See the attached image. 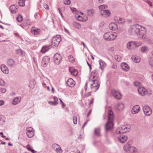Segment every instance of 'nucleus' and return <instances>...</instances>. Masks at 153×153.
I'll return each mask as SVG.
<instances>
[{
  "label": "nucleus",
  "mask_w": 153,
  "mask_h": 153,
  "mask_svg": "<svg viewBox=\"0 0 153 153\" xmlns=\"http://www.w3.org/2000/svg\"><path fill=\"white\" fill-rule=\"evenodd\" d=\"M146 28L138 25H135L131 26L128 29L129 33L132 35H137L140 39H144L146 37Z\"/></svg>",
  "instance_id": "f257e3e1"
},
{
  "label": "nucleus",
  "mask_w": 153,
  "mask_h": 153,
  "mask_svg": "<svg viewBox=\"0 0 153 153\" xmlns=\"http://www.w3.org/2000/svg\"><path fill=\"white\" fill-rule=\"evenodd\" d=\"M114 118L113 113L112 111L109 110L108 111V121L105 125V129L107 132L111 130L113 128L114 124L113 121Z\"/></svg>",
  "instance_id": "f03ea898"
},
{
  "label": "nucleus",
  "mask_w": 153,
  "mask_h": 153,
  "mask_svg": "<svg viewBox=\"0 0 153 153\" xmlns=\"http://www.w3.org/2000/svg\"><path fill=\"white\" fill-rule=\"evenodd\" d=\"M88 83L90 84L91 88H94L95 91L97 90L100 86V82L99 79L94 76L92 78L89 79Z\"/></svg>",
  "instance_id": "7ed1b4c3"
},
{
  "label": "nucleus",
  "mask_w": 153,
  "mask_h": 153,
  "mask_svg": "<svg viewBox=\"0 0 153 153\" xmlns=\"http://www.w3.org/2000/svg\"><path fill=\"white\" fill-rule=\"evenodd\" d=\"M130 126L129 125H122L118 127L116 130L117 134H121L129 131L130 130Z\"/></svg>",
  "instance_id": "20e7f679"
},
{
  "label": "nucleus",
  "mask_w": 153,
  "mask_h": 153,
  "mask_svg": "<svg viewBox=\"0 0 153 153\" xmlns=\"http://www.w3.org/2000/svg\"><path fill=\"white\" fill-rule=\"evenodd\" d=\"M61 40V38L59 35H57L53 37L51 42V47L54 48L57 47Z\"/></svg>",
  "instance_id": "39448f33"
},
{
  "label": "nucleus",
  "mask_w": 153,
  "mask_h": 153,
  "mask_svg": "<svg viewBox=\"0 0 153 153\" xmlns=\"http://www.w3.org/2000/svg\"><path fill=\"white\" fill-rule=\"evenodd\" d=\"M111 92L113 96L117 99L120 100L122 98V94L119 91L113 89L111 90Z\"/></svg>",
  "instance_id": "423d86ee"
},
{
  "label": "nucleus",
  "mask_w": 153,
  "mask_h": 153,
  "mask_svg": "<svg viewBox=\"0 0 153 153\" xmlns=\"http://www.w3.org/2000/svg\"><path fill=\"white\" fill-rule=\"evenodd\" d=\"M53 59L54 63L56 64L59 65L62 61V57L59 54H55L53 56Z\"/></svg>",
  "instance_id": "0eeeda50"
},
{
  "label": "nucleus",
  "mask_w": 153,
  "mask_h": 153,
  "mask_svg": "<svg viewBox=\"0 0 153 153\" xmlns=\"http://www.w3.org/2000/svg\"><path fill=\"white\" fill-rule=\"evenodd\" d=\"M143 110L144 114L146 116H149L152 113L151 108L148 106L144 105L143 107Z\"/></svg>",
  "instance_id": "6e6552de"
},
{
  "label": "nucleus",
  "mask_w": 153,
  "mask_h": 153,
  "mask_svg": "<svg viewBox=\"0 0 153 153\" xmlns=\"http://www.w3.org/2000/svg\"><path fill=\"white\" fill-rule=\"evenodd\" d=\"M27 135L29 138L32 137L34 134L33 129L31 127H29L27 128Z\"/></svg>",
  "instance_id": "1a4fd4ad"
},
{
  "label": "nucleus",
  "mask_w": 153,
  "mask_h": 153,
  "mask_svg": "<svg viewBox=\"0 0 153 153\" xmlns=\"http://www.w3.org/2000/svg\"><path fill=\"white\" fill-rule=\"evenodd\" d=\"M50 58L48 56L44 57L42 61V64L43 67H45L50 62Z\"/></svg>",
  "instance_id": "9d476101"
},
{
  "label": "nucleus",
  "mask_w": 153,
  "mask_h": 153,
  "mask_svg": "<svg viewBox=\"0 0 153 153\" xmlns=\"http://www.w3.org/2000/svg\"><path fill=\"white\" fill-rule=\"evenodd\" d=\"M101 15L104 18L109 17L111 15V12L108 10H102L100 13Z\"/></svg>",
  "instance_id": "9b49d317"
},
{
  "label": "nucleus",
  "mask_w": 153,
  "mask_h": 153,
  "mask_svg": "<svg viewBox=\"0 0 153 153\" xmlns=\"http://www.w3.org/2000/svg\"><path fill=\"white\" fill-rule=\"evenodd\" d=\"M137 90L139 93L141 95L144 96L147 94V91L145 88L142 87H139Z\"/></svg>",
  "instance_id": "f8f14e48"
},
{
  "label": "nucleus",
  "mask_w": 153,
  "mask_h": 153,
  "mask_svg": "<svg viewBox=\"0 0 153 153\" xmlns=\"http://www.w3.org/2000/svg\"><path fill=\"white\" fill-rule=\"evenodd\" d=\"M140 110V106L138 105H136L133 107L131 110V112L133 114H135L138 113Z\"/></svg>",
  "instance_id": "ddd939ff"
},
{
  "label": "nucleus",
  "mask_w": 153,
  "mask_h": 153,
  "mask_svg": "<svg viewBox=\"0 0 153 153\" xmlns=\"http://www.w3.org/2000/svg\"><path fill=\"white\" fill-rule=\"evenodd\" d=\"M67 85L70 87H73L75 85V81L72 78L68 79L66 82Z\"/></svg>",
  "instance_id": "4468645a"
},
{
  "label": "nucleus",
  "mask_w": 153,
  "mask_h": 153,
  "mask_svg": "<svg viewBox=\"0 0 153 153\" xmlns=\"http://www.w3.org/2000/svg\"><path fill=\"white\" fill-rule=\"evenodd\" d=\"M31 32L32 34L36 35L40 34L41 33L40 29L38 28H34L33 27L31 28Z\"/></svg>",
  "instance_id": "2eb2a0df"
},
{
  "label": "nucleus",
  "mask_w": 153,
  "mask_h": 153,
  "mask_svg": "<svg viewBox=\"0 0 153 153\" xmlns=\"http://www.w3.org/2000/svg\"><path fill=\"white\" fill-rule=\"evenodd\" d=\"M127 139L126 136L122 135L118 137V140L122 143H124Z\"/></svg>",
  "instance_id": "dca6fc26"
},
{
  "label": "nucleus",
  "mask_w": 153,
  "mask_h": 153,
  "mask_svg": "<svg viewBox=\"0 0 153 153\" xmlns=\"http://www.w3.org/2000/svg\"><path fill=\"white\" fill-rule=\"evenodd\" d=\"M1 69L2 71L4 74H7L9 73V70L6 65L2 64L1 66Z\"/></svg>",
  "instance_id": "f3484780"
},
{
  "label": "nucleus",
  "mask_w": 153,
  "mask_h": 153,
  "mask_svg": "<svg viewBox=\"0 0 153 153\" xmlns=\"http://www.w3.org/2000/svg\"><path fill=\"white\" fill-rule=\"evenodd\" d=\"M8 65L10 67H13L16 65L15 61L13 59H9L7 61Z\"/></svg>",
  "instance_id": "a211bd4d"
},
{
  "label": "nucleus",
  "mask_w": 153,
  "mask_h": 153,
  "mask_svg": "<svg viewBox=\"0 0 153 153\" xmlns=\"http://www.w3.org/2000/svg\"><path fill=\"white\" fill-rule=\"evenodd\" d=\"M53 147H56V149L55 150V151L57 153H62V151L61 149V148L59 145L54 144H53L52 146Z\"/></svg>",
  "instance_id": "6ab92c4d"
},
{
  "label": "nucleus",
  "mask_w": 153,
  "mask_h": 153,
  "mask_svg": "<svg viewBox=\"0 0 153 153\" xmlns=\"http://www.w3.org/2000/svg\"><path fill=\"white\" fill-rule=\"evenodd\" d=\"M121 66L122 69L126 71L129 70V67L128 65L125 62L121 64Z\"/></svg>",
  "instance_id": "aec40b11"
},
{
  "label": "nucleus",
  "mask_w": 153,
  "mask_h": 153,
  "mask_svg": "<svg viewBox=\"0 0 153 153\" xmlns=\"http://www.w3.org/2000/svg\"><path fill=\"white\" fill-rule=\"evenodd\" d=\"M69 70L71 74L74 76H76L78 74V72L77 70L72 67H69Z\"/></svg>",
  "instance_id": "412c9836"
},
{
  "label": "nucleus",
  "mask_w": 153,
  "mask_h": 153,
  "mask_svg": "<svg viewBox=\"0 0 153 153\" xmlns=\"http://www.w3.org/2000/svg\"><path fill=\"white\" fill-rule=\"evenodd\" d=\"M109 27L111 30H114L117 29L118 26L114 23L112 22L109 24Z\"/></svg>",
  "instance_id": "4be33fe9"
},
{
  "label": "nucleus",
  "mask_w": 153,
  "mask_h": 153,
  "mask_svg": "<svg viewBox=\"0 0 153 153\" xmlns=\"http://www.w3.org/2000/svg\"><path fill=\"white\" fill-rule=\"evenodd\" d=\"M18 6L15 5H11L10 7V9L13 13H15L16 12Z\"/></svg>",
  "instance_id": "5701e85b"
},
{
  "label": "nucleus",
  "mask_w": 153,
  "mask_h": 153,
  "mask_svg": "<svg viewBox=\"0 0 153 153\" xmlns=\"http://www.w3.org/2000/svg\"><path fill=\"white\" fill-rule=\"evenodd\" d=\"M111 32H107L104 34L103 37L105 40L107 41L110 40Z\"/></svg>",
  "instance_id": "b1692460"
},
{
  "label": "nucleus",
  "mask_w": 153,
  "mask_h": 153,
  "mask_svg": "<svg viewBox=\"0 0 153 153\" xmlns=\"http://www.w3.org/2000/svg\"><path fill=\"white\" fill-rule=\"evenodd\" d=\"M126 47L128 49H134L133 43V41H130L128 42L127 44Z\"/></svg>",
  "instance_id": "393cba45"
},
{
  "label": "nucleus",
  "mask_w": 153,
  "mask_h": 153,
  "mask_svg": "<svg viewBox=\"0 0 153 153\" xmlns=\"http://www.w3.org/2000/svg\"><path fill=\"white\" fill-rule=\"evenodd\" d=\"M114 19L115 22H117L119 24H122L125 22L124 19L119 17L118 18L117 17H114Z\"/></svg>",
  "instance_id": "a878e982"
},
{
  "label": "nucleus",
  "mask_w": 153,
  "mask_h": 153,
  "mask_svg": "<svg viewBox=\"0 0 153 153\" xmlns=\"http://www.w3.org/2000/svg\"><path fill=\"white\" fill-rule=\"evenodd\" d=\"M21 97H16L15 98L13 101V104L14 105H16L20 102L21 101Z\"/></svg>",
  "instance_id": "bb28decb"
},
{
  "label": "nucleus",
  "mask_w": 153,
  "mask_h": 153,
  "mask_svg": "<svg viewBox=\"0 0 153 153\" xmlns=\"http://www.w3.org/2000/svg\"><path fill=\"white\" fill-rule=\"evenodd\" d=\"M50 45L45 46L42 47L41 50V52L43 53H44L50 49Z\"/></svg>",
  "instance_id": "cd10ccee"
},
{
  "label": "nucleus",
  "mask_w": 153,
  "mask_h": 153,
  "mask_svg": "<svg viewBox=\"0 0 153 153\" xmlns=\"http://www.w3.org/2000/svg\"><path fill=\"white\" fill-rule=\"evenodd\" d=\"M133 43L134 46V49L136 47L140 46L142 44V42H137V41H133Z\"/></svg>",
  "instance_id": "c85d7f7f"
},
{
  "label": "nucleus",
  "mask_w": 153,
  "mask_h": 153,
  "mask_svg": "<svg viewBox=\"0 0 153 153\" xmlns=\"http://www.w3.org/2000/svg\"><path fill=\"white\" fill-rule=\"evenodd\" d=\"M94 134L97 136H101L100 129L99 128H96L94 131Z\"/></svg>",
  "instance_id": "c756f323"
},
{
  "label": "nucleus",
  "mask_w": 153,
  "mask_h": 153,
  "mask_svg": "<svg viewBox=\"0 0 153 153\" xmlns=\"http://www.w3.org/2000/svg\"><path fill=\"white\" fill-rule=\"evenodd\" d=\"M124 105L122 103H119L117 106V109L119 110H122L124 108Z\"/></svg>",
  "instance_id": "7c9ffc66"
},
{
  "label": "nucleus",
  "mask_w": 153,
  "mask_h": 153,
  "mask_svg": "<svg viewBox=\"0 0 153 153\" xmlns=\"http://www.w3.org/2000/svg\"><path fill=\"white\" fill-rule=\"evenodd\" d=\"M111 35L110 36V40H113L115 39L117 36L116 33H113L112 32H111Z\"/></svg>",
  "instance_id": "2f4dec72"
},
{
  "label": "nucleus",
  "mask_w": 153,
  "mask_h": 153,
  "mask_svg": "<svg viewBox=\"0 0 153 153\" xmlns=\"http://www.w3.org/2000/svg\"><path fill=\"white\" fill-rule=\"evenodd\" d=\"M94 13V10L93 9H90L87 10V15L89 16H92Z\"/></svg>",
  "instance_id": "473e14b6"
},
{
  "label": "nucleus",
  "mask_w": 153,
  "mask_h": 153,
  "mask_svg": "<svg viewBox=\"0 0 153 153\" xmlns=\"http://www.w3.org/2000/svg\"><path fill=\"white\" fill-rule=\"evenodd\" d=\"M131 145L128 144H126L124 146V150L126 152L127 151H129V149L130 148Z\"/></svg>",
  "instance_id": "72a5a7b5"
},
{
  "label": "nucleus",
  "mask_w": 153,
  "mask_h": 153,
  "mask_svg": "<svg viewBox=\"0 0 153 153\" xmlns=\"http://www.w3.org/2000/svg\"><path fill=\"white\" fill-rule=\"evenodd\" d=\"M16 53L20 55H23L24 52L20 49H18L16 50Z\"/></svg>",
  "instance_id": "f704fd0d"
},
{
  "label": "nucleus",
  "mask_w": 153,
  "mask_h": 153,
  "mask_svg": "<svg viewBox=\"0 0 153 153\" xmlns=\"http://www.w3.org/2000/svg\"><path fill=\"white\" fill-rule=\"evenodd\" d=\"M131 58L132 60L136 63L139 62L140 60L139 58H137L135 56H132Z\"/></svg>",
  "instance_id": "c9c22d12"
},
{
  "label": "nucleus",
  "mask_w": 153,
  "mask_h": 153,
  "mask_svg": "<svg viewBox=\"0 0 153 153\" xmlns=\"http://www.w3.org/2000/svg\"><path fill=\"white\" fill-rule=\"evenodd\" d=\"M107 8V7L104 4L102 5L99 6V8L100 10V12L102 10H104V9Z\"/></svg>",
  "instance_id": "e433bc0d"
},
{
  "label": "nucleus",
  "mask_w": 153,
  "mask_h": 153,
  "mask_svg": "<svg viewBox=\"0 0 153 153\" xmlns=\"http://www.w3.org/2000/svg\"><path fill=\"white\" fill-rule=\"evenodd\" d=\"M25 0H19V6L23 7L25 5Z\"/></svg>",
  "instance_id": "4c0bfd02"
},
{
  "label": "nucleus",
  "mask_w": 153,
  "mask_h": 153,
  "mask_svg": "<svg viewBox=\"0 0 153 153\" xmlns=\"http://www.w3.org/2000/svg\"><path fill=\"white\" fill-rule=\"evenodd\" d=\"M130 152H137V149L134 147L131 146L130 148L129 149V151Z\"/></svg>",
  "instance_id": "58836bf2"
},
{
  "label": "nucleus",
  "mask_w": 153,
  "mask_h": 153,
  "mask_svg": "<svg viewBox=\"0 0 153 153\" xmlns=\"http://www.w3.org/2000/svg\"><path fill=\"white\" fill-rule=\"evenodd\" d=\"M148 48L146 46L143 47L141 48V52L143 53L147 51H148Z\"/></svg>",
  "instance_id": "ea45409f"
},
{
  "label": "nucleus",
  "mask_w": 153,
  "mask_h": 153,
  "mask_svg": "<svg viewBox=\"0 0 153 153\" xmlns=\"http://www.w3.org/2000/svg\"><path fill=\"white\" fill-rule=\"evenodd\" d=\"M99 62L100 65V68L102 70H103V66L104 65L103 61L101 60H99Z\"/></svg>",
  "instance_id": "a19ab883"
},
{
  "label": "nucleus",
  "mask_w": 153,
  "mask_h": 153,
  "mask_svg": "<svg viewBox=\"0 0 153 153\" xmlns=\"http://www.w3.org/2000/svg\"><path fill=\"white\" fill-rule=\"evenodd\" d=\"M73 25L74 27L76 28L79 29L81 27V25L79 23L75 22L74 23Z\"/></svg>",
  "instance_id": "79ce46f5"
},
{
  "label": "nucleus",
  "mask_w": 153,
  "mask_h": 153,
  "mask_svg": "<svg viewBox=\"0 0 153 153\" xmlns=\"http://www.w3.org/2000/svg\"><path fill=\"white\" fill-rule=\"evenodd\" d=\"M48 103L52 105H57L58 104V102L57 101H49L48 102Z\"/></svg>",
  "instance_id": "37998d69"
},
{
  "label": "nucleus",
  "mask_w": 153,
  "mask_h": 153,
  "mask_svg": "<svg viewBox=\"0 0 153 153\" xmlns=\"http://www.w3.org/2000/svg\"><path fill=\"white\" fill-rule=\"evenodd\" d=\"M16 19L19 22H20L23 20V17L21 15H19L17 17Z\"/></svg>",
  "instance_id": "c03bdc74"
},
{
  "label": "nucleus",
  "mask_w": 153,
  "mask_h": 153,
  "mask_svg": "<svg viewBox=\"0 0 153 153\" xmlns=\"http://www.w3.org/2000/svg\"><path fill=\"white\" fill-rule=\"evenodd\" d=\"M69 60L72 62H74L75 60L73 56L71 55H69L68 57Z\"/></svg>",
  "instance_id": "a18cd8bd"
},
{
  "label": "nucleus",
  "mask_w": 153,
  "mask_h": 153,
  "mask_svg": "<svg viewBox=\"0 0 153 153\" xmlns=\"http://www.w3.org/2000/svg\"><path fill=\"white\" fill-rule=\"evenodd\" d=\"M149 62L150 65L153 66V57L150 58L149 59Z\"/></svg>",
  "instance_id": "49530a36"
},
{
  "label": "nucleus",
  "mask_w": 153,
  "mask_h": 153,
  "mask_svg": "<svg viewBox=\"0 0 153 153\" xmlns=\"http://www.w3.org/2000/svg\"><path fill=\"white\" fill-rule=\"evenodd\" d=\"M114 58L118 62H120L121 60V57L120 56L116 55L114 56Z\"/></svg>",
  "instance_id": "de8ad7c7"
},
{
  "label": "nucleus",
  "mask_w": 153,
  "mask_h": 153,
  "mask_svg": "<svg viewBox=\"0 0 153 153\" xmlns=\"http://www.w3.org/2000/svg\"><path fill=\"white\" fill-rule=\"evenodd\" d=\"M91 92H89L87 93H86L85 94L84 97H87L91 96Z\"/></svg>",
  "instance_id": "09e8293b"
},
{
  "label": "nucleus",
  "mask_w": 153,
  "mask_h": 153,
  "mask_svg": "<svg viewBox=\"0 0 153 153\" xmlns=\"http://www.w3.org/2000/svg\"><path fill=\"white\" fill-rule=\"evenodd\" d=\"M73 121L74 123L76 124L77 123V118L76 116H74L73 117Z\"/></svg>",
  "instance_id": "8fccbe9b"
},
{
  "label": "nucleus",
  "mask_w": 153,
  "mask_h": 153,
  "mask_svg": "<svg viewBox=\"0 0 153 153\" xmlns=\"http://www.w3.org/2000/svg\"><path fill=\"white\" fill-rule=\"evenodd\" d=\"M5 84V83L4 81L2 79H0V85H4Z\"/></svg>",
  "instance_id": "3c124183"
},
{
  "label": "nucleus",
  "mask_w": 153,
  "mask_h": 153,
  "mask_svg": "<svg viewBox=\"0 0 153 153\" xmlns=\"http://www.w3.org/2000/svg\"><path fill=\"white\" fill-rule=\"evenodd\" d=\"M64 3L66 5H68L71 4V1L70 0H65Z\"/></svg>",
  "instance_id": "603ef678"
},
{
  "label": "nucleus",
  "mask_w": 153,
  "mask_h": 153,
  "mask_svg": "<svg viewBox=\"0 0 153 153\" xmlns=\"http://www.w3.org/2000/svg\"><path fill=\"white\" fill-rule=\"evenodd\" d=\"M44 7L46 10H48L49 9V7L48 6L46 3H45L44 4Z\"/></svg>",
  "instance_id": "864d4df0"
},
{
  "label": "nucleus",
  "mask_w": 153,
  "mask_h": 153,
  "mask_svg": "<svg viewBox=\"0 0 153 153\" xmlns=\"http://www.w3.org/2000/svg\"><path fill=\"white\" fill-rule=\"evenodd\" d=\"M0 91L2 93H5L6 91V89L4 88H2L0 89Z\"/></svg>",
  "instance_id": "5fc2aeb1"
},
{
  "label": "nucleus",
  "mask_w": 153,
  "mask_h": 153,
  "mask_svg": "<svg viewBox=\"0 0 153 153\" xmlns=\"http://www.w3.org/2000/svg\"><path fill=\"white\" fill-rule=\"evenodd\" d=\"M147 3H148L149 5L150 6H151V7H152V2L150 1H149L148 0H146V1Z\"/></svg>",
  "instance_id": "6e6d98bb"
},
{
  "label": "nucleus",
  "mask_w": 153,
  "mask_h": 153,
  "mask_svg": "<svg viewBox=\"0 0 153 153\" xmlns=\"http://www.w3.org/2000/svg\"><path fill=\"white\" fill-rule=\"evenodd\" d=\"M59 100H60V102L62 103V107H63V108H64L65 107V106H66L65 105L64 103L63 102L62 100L61 99H59Z\"/></svg>",
  "instance_id": "4d7b16f0"
},
{
  "label": "nucleus",
  "mask_w": 153,
  "mask_h": 153,
  "mask_svg": "<svg viewBox=\"0 0 153 153\" xmlns=\"http://www.w3.org/2000/svg\"><path fill=\"white\" fill-rule=\"evenodd\" d=\"M94 98H92L90 101L89 103V105H90L93 103L94 101Z\"/></svg>",
  "instance_id": "13d9d810"
},
{
  "label": "nucleus",
  "mask_w": 153,
  "mask_h": 153,
  "mask_svg": "<svg viewBox=\"0 0 153 153\" xmlns=\"http://www.w3.org/2000/svg\"><path fill=\"white\" fill-rule=\"evenodd\" d=\"M26 148L28 149V150L30 151L32 149L31 148V147L30 146V145H28L27 146H26Z\"/></svg>",
  "instance_id": "bf43d9fd"
},
{
  "label": "nucleus",
  "mask_w": 153,
  "mask_h": 153,
  "mask_svg": "<svg viewBox=\"0 0 153 153\" xmlns=\"http://www.w3.org/2000/svg\"><path fill=\"white\" fill-rule=\"evenodd\" d=\"M92 74H94V75H97V71L96 70H94L92 72Z\"/></svg>",
  "instance_id": "052dcab7"
},
{
  "label": "nucleus",
  "mask_w": 153,
  "mask_h": 153,
  "mask_svg": "<svg viewBox=\"0 0 153 153\" xmlns=\"http://www.w3.org/2000/svg\"><path fill=\"white\" fill-rule=\"evenodd\" d=\"M81 43L83 45V47L85 48H87V47L86 45L85 44V43L83 42H82Z\"/></svg>",
  "instance_id": "680f3d73"
},
{
  "label": "nucleus",
  "mask_w": 153,
  "mask_h": 153,
  "mask_svg": "<svg viewBox=\"0 0 153 153\" xmlns=\"http://www.w3.org/2000/svg\"><path fill=\"white\" fill-rule=\"evenodd\" d=\"M134 84L135 86H138L139 84V83L137 82H134Z\"/></svg>",
  "instance_id": "e2e57ef3"
},
{
  "label": "nucleus",
  "mask_w": 153,
  "mask_h": 153,
  "mask_svg": "<svg viewBox=\"0 0 153 153\" xmlns=\"http://www.w3.org/2000/svg\"><path fill=\"white\" fill-rule=\"evenodd\" d=\"M4 102L3 100L0 101V106L4 104Z\"/></svg>",
  "instance_id": "0e129e2a"
},
{
  "label": "nucleus",
  "mask_w": 153,
  "mask_h": 153,
  "mask_svg": "<svg viewBox=\"0 0 153 153\" xmlns=\"http://www.w3.org/2000/svg\"><path fill=\"white\" fill-rule=\"evenodd\" d=\"M53 98L54 101H58V98L57 97H54Z\"/></svg>",
  "instance_id": "69168bd1"
},
{
  "label": "nucleus",
  "mask_w": 153,
  "mask_h": 153,
  "mask_svg": "<svg viewBox=\"0 0 153 153\" xmlns=\"http://www.w3.org/2000/svg\"><path fill=\"white\" fill-rule=\"evenodd\" d=\"M87 64L88 65L89 67V68H90V69L91 70V65L87 61Z\"/></svg>",
  "instance_id": "338daca9"
},
{
  "label": "nucleus",
  "mask_w": 153,
  "mask_h": 153,
  "mask_svg": "<svg viewBox=\"0 0 153 153\" xmlns=\"http://www.w3.org/2000/svg\"><path fill=\"white\" fill-rule=\"evenodd\" d=\"M30 151L32 153H36V152L34 150L32 149Z\"/></svg>",
  "instance_id": "774afa93"
}]
</instances>
